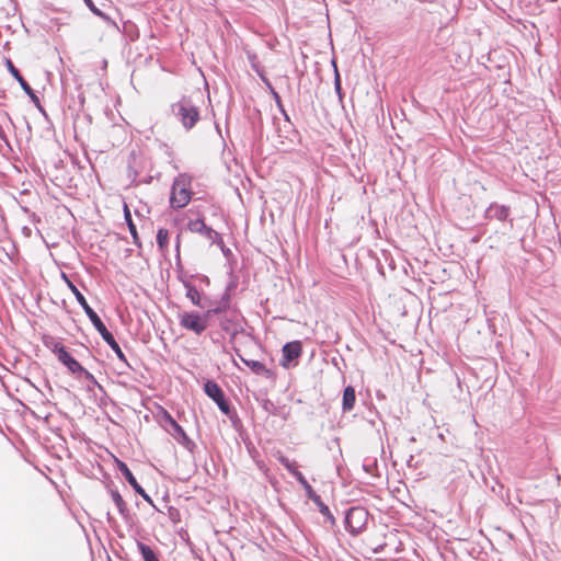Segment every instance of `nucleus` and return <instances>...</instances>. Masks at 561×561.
<instances>
[{
    "instance_id": "nucleus-1",
    "label": "nucleus",
    "mask_w": 561,
    "mask_h": 561,
    "mask_svg": "<svg viewBox=\"0 0 561 561\" xmlns=\"http://www.w3.org/2000/svg\"><path fill=\"white\" fill-rule=\"evenodd\" d=\"M172 111L186 129H191L199 118L196 107L185 99L176 104H173Z\"/></svg>"
},
{
    "instance_id": "nucleus-2",
    "label": "nucleus",
    "mask_w": 561,
    "mask_h": 561,
    "mask_svg": "<svg viewBox=\"0 0 561 561\" xmlns=\"http://www.w3.org/2000/svg\"><path fill=\"white\" fill-rule=\"evenodd\" d=\"M210 311L205 314H198L194 312H183L180 316V323L186 330L193 331L196 334H201L208 323Z\"/></svg>"
},
{
    "instance_id": "nucleus-3",
    "label": "nucleus",
    "mask_w": 561,
    "mask_h": 561,
    "mask_svg": "<svg viewBox=\"0 0 561 561\" xmlns=\"http://www.w3.org/2000/svg\"><path fill=\"white\" fill-rule=\"evenodd\" d=\"M190 199V181L185 176H180L173 184L171 204L174 207H184Z\"/></svg>"
},
{
    "instance_id": "nucleus-4",
    "label": "nucleus",
    "mask_w": 561,
    "mask_h": 561,
    "mask_svg": "<svg viewBox=\"0 0 561 561\" xmlns=\"http://www.w3.org/2000/svg\"><path fill=\"white\" fill-rule=\"evenodd\" d=\"M54 353L57 358L71 371L72 374L83 373L84 369L82 366L69 355V353L60 345H56L54 348Z\"/></svg>"
},
{
    "instance_id": "nucleus-5",
    "label": "nucleus",
    "mask_w": 561,
    "mask_h": 561,
    "mask_svg": "<svg viewBox=\"0 0 561 561\" xmlns=\"http://www.w3.org/2000/svg\"><path fill=\"white\" fill-rule=\"evenodd\" d=\"M300 353H301V345L299 342L287 343L283 347L282 365L284 367H288L293 359H296L297 357H299Z\"/></svg>"
},
{
    "instance_id": "nucleus-6",
    "label": "nucleus",
    "mask_w": 561,
    "mask_h": 561,
    "mask_svg": "<svg viewBox=\"0 0 561 561\" xmlns=\"http://www.w3.org/2000/svg\"><path fill=\"white\" fill-rule=\"evenodd\" d=\"M205 392L214 401H216L221 411L227 413L228 409L226 403L224 402L222 391L221 389L213 381H208L205 383Z\"/></svg>"
},
{
    "instance_id": "nucleus-7",
    "label": "nucleus",
    "mask_w": 561,
    "mask_h": 561,
    "mask_svg": "<svg viewBox=\"0 0 561 561\" xmlns=\"http://www.w3.org/2000/svg\"><path fill=\"white\" fill-rule=\"evenodd\" d=\"M365 517H366V514L363 510L354 508V510H351L350 513L347 514L346 522H347L350 528L357 531L360 529V525H357V524L359 522H362L363 519H365Z\"/></svg>"
},
{
    "instance_id": "nucleus-8",
    "label": "nucleus",
    "mask_w": 561,
    "mask_h": 561,
    "mask_svg": "<svg viewBox=\"0 0 561 561\" xmlns=\"http://www.w3.org/2000/svg\"><path fill=\"white\" fill-rule=\"evenodd\" d=\"M8 67L13 77L20 82L23 90L30 95L32 100H35V92L31 88V85L24 80V78L20 75L19 70L13 66L11 60H8Z\"/></svg>"
},
{
    "instance_id": "nucleus-9",
    "label": "nucleus",
    "mask_w": 561,
    "mask_h": 561,
    "mask_svg": "<svg viewBox=\"0 0 561 561\" xmlns=\"http://www.w3.org/2000/svg\"><path fill=\"white\" fill-rule=\"evenodd\" d=\"M355 404V390L352 387H346L343 393V409L350 411Z\"/></svg>"
},
{
    "instance_id": "nucleus-10",
    "label": "nucleus",
    "mask_w": 561,
    "mask_h": 561,
    "mask_svg": "<svg viewBox=\"0 0 561 561\" xmlns=\"http://www.w3.org/2000/svg\"><path fill=\"white\" fill-rule=\"evenodd\" d=\"M188 229L193 232H204L208 238H211L213 231L207 228L203 220L196 219L188 222Z\"/></svg>"
},
{
    "instance_id": "nucleus-11",
    "label": "nucleus",
    "mask_w": 561,
    "mask_h": 561,
    "mask_svg": "<svg viewBox=\"0 0 561 561\" xmlns=\"http://www.w3.org/2000/svg\"><path fill=\"white\" fill-rule=\"evenodd\" d=\"M297 480L299 481V483L302 485V488L306 490V493L308 495V497L313 502V503H320V497L319 495L316 494V492L313 491V489L310 486V484L307 482V480L305 479V477L302 474H297Z\"/></svg>"
},
{
    "instance_id": "nucleus-12",
    "label": "nucleus",
    "mask_w": 561,
    "mask_h": 561,
    "mask_svg": "<svg viewBox=\"0 0 561 561\" xmlns=\"http://www.w3.org/2000/svg\"><path fill=\"white\" fill-rule=\"evenodd\" d=\"M89 319L91 320V322L93 323V325L95 327V329L102 335L103 339L110 337L111 333L107 331V329L105 328V325L103 324V322L101 321L96 313H92Z\"/></svg>"
},
{
    "instance_id": "nucleus-13",
    "label": "nucleus",
    "mask_w": 561,
    "mask_h": 561,
    "mask_svg": "<svg viewBox=\"0 0 561 561\" xmlns=\"http://www.w3.org/2000/svg\"><path fill=\"white\" fill-rule=\"evenodd\" d=\"M115 462H116L117 468L123 472V474L129 482V484L136 480L135 477L133 476L131 471L127 468V466L123 461L115 458Z\"/></svg>"
},
{
    "instance_id": "nucleus-14",
    "label": "nucleus",
    "mask_w": 561,
    "mask_h": 561,
    "mask_svg": "<svg viewBox=\"0 0 561 561\" xmlns=\"http://www.w3.org/2000/svg\"><path fill=\"white\" fill-rule=\"evenodd\" d=\"M138 547H139V550L141 552L142 558L145 559V561H159L156 558L153 551L149 547H147V546H145L142 543H138Z\"/></svg>"
},
{
    "instance_id": "nucleus-15",
    "label": "nucleus",
    "mask_w": 561,
    "mask_h": 561,
    "mask_svg": "<svg viewBox=\"0 0 561 561\" xmlns=\"http://www.w3.org/2000/svg\"><path fill=\"white\" fill-rule=\"evenodd\" d=\"M280 462L283 463V466L297 479V474H301V472H299L295 466L294 462L289 461L287 458L285 457H280L279 458Z\"/></svg>"
},
{
    "instance_id": "nucleus-16",
    "label": "nucleus",
    "mask_w": 561,
    "mask_h": 561,
    "mask_svg": "<svg viewBox=\"0 0 561 561\" xmlns=\"http://www.w3.org/2000/svg\"><path fill=\"white\" fill-rule=\"evenodd\" d=\"M169 233L165 229H160L157 233V242L161 249L165 248L168 243Z\"/></svg>"
},
{
    "instance_id": "nucleus-17",
    "label": "nucleus",
    "mask_w": 561,
    "mask_h": 561,
    "mask_svg": "<svg viewBox=\"0 0 561 561\" xmlns=\"http://www.w3.org/2000/svg\"><path fill=\"white\" fill-rule=\"evenodd\" d=\"M124 213H125V219H126V221L128 224L129 230H130L131 234L134 237H136V228H135V225L131 221L130 211H129L127 205L124 206Z\"/></svg>"
},
{
    "instance_id": "nucleus-18",
    "label": "nucleus",
    "mask_w": 561,
    "mask_h": 561,
    "mask_svg": "<svg viewBox=\"0 0 561 561\" xmlns=\"http://www.w3.org/2000/svg\"><path fill=\"white\" fill-rule=\"evenodd\" d=\"M187 297L191 299V301L194 305H196V306L201 305V295H199V293L196 289L190 288L187 290Z\"/></svg>"
},
{
    "instance_id": "nucleus-19",
    "label": "nucleus",
    "mask_w": 561,
    "mask_h": 561,
    "mask_svg": "<svg viewBox=\"0 0 561 561\" xmlns=\"http://www.w3.org/2000/svg\"><path fill=\"white\" fill-rule=\"evenodd\" d=\"M130 485L133 486V489L139 494L141 495L147 502H151V499L149 497V495L145 492V490L138 484V482L135 480L134 482L130 483Z\"/></svg>"
},
{
    "instance_id": "nucleus-20",
    "label": "nucleus",
    "mask_w": 561,
    "mask_h": 561,
    "mask_svg": "<svg viewBox=\"0 0 561 561\" xmlns=\"http://www.w3.org/2000/svg\"><path fill=\"white\" fill-rule=\"evenodd\" d=\"M104 341L112 347V350H114L116 352V354L122 357L123 354H122V351L118 346V344L116 343V341L114 340L113 335L110 334V337L108 339H104Z\"/></svg>"
},
{
    "instance_id": "nucleus-21",
    "label": "nucleus",
    "mask_w": 561,
    "mask_h": 561,
    "mask_svg": "<svg viewBox=\"0 0 561 561\" xmlns=\"http://www.w3.org/2000/svg\"><path fill=\"white\" fill-rule=\"evenodd\" d=\"M247 365L257 374L265 371V367L259 362H247Z\"/></svg>"
},
{
    "instance_id": "nucleus-22",
    "label": "nucleus",
    "mask_w": 561,
    "mask_h": 561,
    "mask_svg": "<svg viewBox=\"0 0 561 561\" xmlns=\"http://www.w3.org/2000/svg\"><path fill=\"white\" fill-rule=\"evenodd\" d=\"M67 284H68L69 288L71 289V291L73 293V295L76 296L79 304L85 299L83 297V295L78 290V288L71 282L67 280Z\"/></svg>"
},
{
    "instance_id": "nucleus-23",
    "label": "nucleus",
    "mask_w": 561,
    "mask_h": 561,
    "mask_svg": "<svg viewBox=\"0 0 561 561\" xmlns=\"http://www.w3.org/2000/svg\"><path fill=\"white\" fill-rule=\"evenodd\" d=\"M87 4H88V7L91 9V11H92L93 13H95L96 15H99V16H101V18H103V19H105V20H110V19H108L104 13H102V12H101V11H100V10H99L94 4H93V2H92L91 0H90V3H87Z\"/></svg>"
},
{
    "instance_id": "nucleus-24",
    "label": "nucleus",
    "mask_w": 561,
    "mask_h": 561,
    "mask_svg": "<svg viewBox=\"0 0 561 561\" xmlns=\"http://www.w3.org/2000/svg\"><path fill=\"white\" fill-rule=\"evenodd\" d=\"M169 424L172 426V428L178 432L179 434H183V431L181 426L170 416H167Z\"/></svg>"
},
{
    "instance_id": "nucleus-25",
    "label": "nucleus",
    "mask_w": 561,
    "mask_h": 561,
    "mask_svg": "<svg viewBox=\"0 0 561 561\" xmlns=\"http://www.w3.org/2000/svg\"><path fill=\"white\" fill-rule=\"evenodd\" d=\"M80 305L82 306L83 310L85 311L87 316L90 318L92 313H95L91 307L88 305L87 300L84 299L83 301L80 302Z\"/></svg>"
},
{
    "instance_id": "nucleus-26",
    "label": "nucleus",
    "mask_w": 561,
    "mask_h": 561,
    "mask_svg": "<svg viewBox=\"0 0 561 561\" xmlns=\"http://www.w3.org/2000/svg\"><path fill=\"white\" fill-rule=\"evenodd\" d=\"M316 505H318L320 512L323 514V515H329L330 512H329V507L327 505H324L321 501L320 503H314Z\"/></svg>"
},
{
    "instance_id": "nucleus-27",
    "label": "nucleus",
    "mask_w": 561,
    "mask_h": 561,
    "mask_svg": "<svg viewBox=\"0 0 561 561\" xmlns=\"http://www.w3.org/2000/svg\"><path fill=\"white\" fill-rule=\"evenodd\" d=\"M332 66L334 68V72H335L336 87H339V84H340V76H339L337 66H336L335 60L332 61Z\"/></svg>"
},
{
    "instance_id": "nucleus-28",
    "label": "nucleus",
    "mask_w": 561,
    "mask_h": 561,
    "mask_svg": "<svg viewBox=\"0 0 561 561\" xmlns=\"http://www.w3.org/2000/svg\"><path fill=\"white\" fill-rule=\"evenodd\" d=\"M84 1H85V3H90V0H84Z\"/></svg>"
},
{
    "instance_id": "nucleus-29",
    "label": "nucleus",
    "mask_w": 561,
    "mask_h": 561,
    "mask_svg": "<svg viewBox=\"0 0 561 561\" xmlns=\"http://www.w3.org/2000/svg\"><path fill=\"white\" fill-rule=\"evenodd\" d=\"M84 1H85V3H90V0H84Z\"/></svg>"
}]
</instances>
